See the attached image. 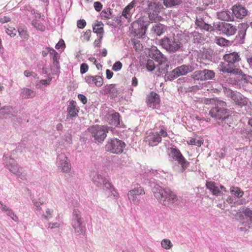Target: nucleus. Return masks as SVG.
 Segmentation results:
<instances>
[{"instance_id":"nucleus-1","label":"nucleus","mask_w":252,"mask_h":252,"mask_svg":"<svg viewBox=\"0 0 252 252\" xmlns=\"http://www.w3.org/2000/svg\"><path fill=\"white\" fill-rule=\"evenodd\" d=\"M155 197L164 205L172 204L178 200L177 195L169 188L163 189L158 185H155L152 188Z\"/></svg>"},{"instance_id":"nucleus-2","label":"nucleus","mask_w":252,"mask_h":252,"mask_svg":"<svg viewBox=\"0 0 252 252\" xmlns=\"http://www.w3.org/2000/svg\"><path fill=\"white\" fill-rule=\"evenodd\" d=\"M72 210L71 224L77 235L85 236L86 230L85 224L81 212L78 208L79 203L76 202Z\"/></svg>"},{"instance_id":"nucleus-3","label":"nucleus","mask_w":252,"mask_h":252,"mask_svg":"<svg viewBox=\"0 0 252 252\" xmlns=\"http://www.w3.org/2000/svg\"><path fill=\"white\" fill-rule=\"evenodd\" d=\"M211 103H214L216 106L210 111V116L217 120H224L227 118L226 103L217 98H211L210 100Z\"/></svg>"},{"instance_id":"nucleus-4","label":"nucleus","mask_w":252,"mask_h":252,"mask_svg":"<svg viewBox=\"0 0 252 252\" xmlns=\"http://www.w3.org/2000/svg\"><path fill=\"white\" fill-rule=\"evenodd\" d=\"M3 164L10 172L15 175L22 180L27 179V173L22 167H19L14 158H9L6 155L3 157Z\"/></svg>"},{"instance_id":"nucleus-5","label":"nucleus","mask_w":252,"mask_h":252,"mask_svg":"<svg viewBox=\"0 0 252 252\" xmlns=\"http://www.w3.org/2000/svg\"><path fill=\"white\" fill-rule=\"evenodd\" d=\"M88 130L95 140L101 142L106 138L107 133L109 130L113 131V128L104 126L95 125L89 127Z\"/></svg>"},{"instance_id":"nucleus-6","label":"nucleus","mask_w":252,"mask_h":252,"mask_svg":"<svg viewBox=\"0 0 252 252\" xmlns=\"http://www.w3.org/2000/svg\"><path fill=\"white\" fill-rule=\"evenodd\" d=\"M147 26L145 21V18L144 17H140L132 23L131 33L133 34L134 36L137 38L143 37L145 34Z\"/></svg>"},{"instance_id":"nucleus-7","label":"nucleus","mask_w":252,"mask_h":252,"mask_svg":"<svg viewBox=\"0 0 252 252\" xmlns=\"http://www.w3.org/2000/svg\"><path fill=\"white\" fill-rule=\"evenodd\" d=\"M225 94L227 97L231 99L233 104L239 107L242 108L248 105V98L239 92L226 89Z\"/></svg>"},{"instance_id":"nucleus-8","label":"nucleus","mask_w":252,"mask_h":252,"mask_svg":"<svg viewBox=\"0 0 252 252\" xmlns=\"http://www.w3.org/2000/svg\"><path fill=\"white\" fill-rule=\"evenodd\" d=\"M163 64H157L156 66L155 64H130L129 68L131 72H134L135 69H137L139 71H142L143 69H146L148 71H151L154 69H158L160 74H163L166 72L167 69L165 66L164 68H160V66Z\"/></svg>"},{"instance_id":"nucleus-9","label":"nucleus","mask_w":252,"mask_h":252,"mask_svg":"<svg viewBox=\"0 0 252 252\" xmlns=\"http://www.w3.org/2000/svg\"><path fill=\"white\" fill-rule=\"evenodd\" d=\"M169 157L172 160H176L181 165V172H183L188 166L189 163L182 155L180 151L175 148L168 149Z\"/></svg>"},{"instance_id":"nucleus-10","label":"nucleus","mask_w":252,"mask_h":252,"mask_svg":"<svg viewBox=\"0 0 252 252\" xmlns=\"http://www.w3.org/2000/svg\"><path fill=\"white\" fill-rule=\"evenodd\" d=\"M125 143L117 138L110 139L106 145V151L113 154H121L123 151Z\"/></svg>"},{"instance_id":"nucleus-11","label":"nucleus","mask_w":252,"mask_h":252,"mask_svg":"<svg viewBox=\"0 0 252 252\" xmlns=\"http://www.w3.org/2000/svg\"><path fill=\"white\" fill-rule=\"evenodd\" d=\"M160 8L161 5L158 3L150 2L148 4L147 11L151 21L157 22L161 20L162 17L159 15Z\"/></svg>"},{"instance_id":"nucleus-12","label":"nucleus","mask_w":252,"mask_h":252,"mask_svg":"<svg viewBox=\"0 0 252 252\" xmlns=\"http://www.w3.org/2000/svg\"><path fill=\"white\" fill-rule=\"evenodd\" d=\"M160 44L167 51L172 52L178 51L181 47L180 42L174 38H169L165 37L160 40Z\"/></svg>"},{"instance_id":"nucleus-13","label":"nucleus","mask_w":252,"mask_h":252,"mask_svg":"<svg viewBox=\"0 0 252 252\" xmlns=\"http://www.w3.org/2000/svg\"><path fill=\"white\" fill-rule=\"evenodd\" d=\"M56 164L58 169L63 173H68L71 169L70 161L63 153H61L57 156Z\"/></svg>"},{"instance_id":"nucleus-14","label":"nucleus","mask_w":252,"mask_h":252,"mask_svg":"<svg viewBox=\"0 0 252 252\" xmlns=\"http://www.w3.org/2000/svg\"><path fill=\"white\" fill-rule=\"evenodd\" d=\"M92 180L94 184L98 187H103L104 189L110 187V179L98 172L92 174Z\"/></svg>"},{"instance_id":"nucleus-15","label":"nucleus","mask_w":252,"mask_h":252,"mask_svg":"<svg viewBox=\"0 0 252 252\" xmlns=\"http://www.w3.org/2000/svg\"><path fill=\"white\" fill-rule=\"evenodd\" d=\"M144 194L145 191L143 189L142 187H138L128 191L127 197L131 202L137 205L140 203V200L138 199V196Z\"/></svg>"},{"instance_id":"nucleus-16","label":"nucleus","mask_w":252,"mask_h":252,"mask_svg":"<svg viewBox=\"0 0 252 252\" xmlns=\"http://www.w3.org/2000/svg\"><path fill=\"white\" fill-rule=\"evenodd\" d=\"M161 141V136L158 132H147L144 137V141L150 146H156Z\"/></svg>"},{"instance_id":"nucleus-17","label":"nucleus","mask_w":252,"mask_h":252,"mask_svg":"<svg viewBox=\"0 0 252 252\" xmlns=\"http://www.w3.org/2000/svg\"><path fill=\"white\" fill-rule=\"evenodd\" d=\"M149 57L158 63H163L167 61L165 57L155 46H152L148 50Z\"/></svg>"},{"instance_id":"nucleus-18","label":"nucleus","mask_w":252,"mask_h":252,"mask_svg":"<svg viewBox=\"0 0 252 252\" xmlns=\"http://www.w3.org/2000/svg\"><path fill=\"white\" fill-rule=\"evenodd\" d=\"M84 80L91 87H100L103 84V79L99 75L94 76L87 75L84 77Z\"/></svg>"},{"instance_id":"nucleus-19","label":"nucleus","mask_w":252,"mask_h":252,"mask_svg":"<svg viewBox=\"0 0 252 252\" xmlns=\"http://www.w3.org/2000/svg\"><path fill=\"white\" fill-rule=\"evenodd\" d=\"M217 28L219 31H222L223 33L227 35H234L237 31L235 26L225 22H219L217 25Z\"/></svg>"},{"instance_id":"nucleus-20","label":"nucleus","mask_w":252,"mask_h":252,"mask_svg":"<svg viewBox=\"0 0 252 252\" xmlns=\"http://www.w3.org/2000/svg\"><path fill=\"white\" fill-rule=\"evenodd\" d=\"M34 18L32 22V26L37 31L44 32L46 29V24L45 20L41 18L39 13L34 14Z\"/></svg>"},{"instance_id":"nucleus-21","label":"nucleus","mask_w":252,"mask_h":252,"mask_svg":"<svg viewBox=\"0 0 252 252\" xmlns=\"http://www.w3.org/2000/svg\"><path fill=\"white\" fill-rule=\"evenodd\" d=\"M159 96L156 93L152 92L148 95L147 103L148 107L152 109H158L160 106Z\"/></svg>"},{"instance_id":"nucleus-22","label":"nucleus","mask_w":252,"mask_h":252,"mask_svg":"<svg viewBox=\"0 0 252 252\" xmlns=\"http://www.w3.org/2000/svg\"><path fill=\"white\" fill-rule=\"evenodd\" d=\"M194 69V67L190 64H184L174 69L172 71V75L174 78H177L179 76L186 75Z\"/></svg>"},{"instance_id":"nucleus-23","label":"nucleus","mask_w":252,"mask_h":252,"mask_svg":"<svg viewBox=\"0 0 252 252\" xmlns=\"http://www.w3.org/2000/svg\"><path fill=\"white\" fill-rule=\"evenodd\" d=\"M206 186L213 194L216 196L220 195L223 192H226L225 188L223 186L217 184L214 182H207Z\"/></svg>"},{"instance_id":"nucleus-24","label":"nucleus","mask_w":252,"mask_h":252,"mask_svg":"<svg viewBox=\"0 0 252 252\" xmlns=\"http://www.w3.org/2000/svg\"><path fill=\"white\" fill-rule=\"evenodd\" d=\"M218 69L220 72L224 73L241 74L242 73L241 69L235 66L234 64H220Z\"/></svg>"},{"instance_id":"nucleus-25","label":"nucleus","mask_w":252,"mask_h":252,"mask_svg":"<svg viewBox=\"0 0 252 252\" xmlns=\"http://www.w3.org/2000/svg\"><path fill=\"white\" fill-rule=\"evenodd\" d=\"M101 93L112 98L117 96L119 91L115 84H109L104 86L101 90Z\"/></svg>"},{"instance_id":"nucleus-26","label":"nucleus","mask_w":252,"mask_h":252,"mask_svg":"<svg viewBox=\"0 0 252 252\" xmlns=\"http://www.w3.org/2000/svg\"><path fill=\"white\" fill-rule=\"evenodd\" d=\"M79 108L77 106V103L74 100L69 102L67 108V119H72L78 116Z\"/></svg>"},{"instance_id":"nucleus-27","label":"nucleus","mask_w":252,"mask_h":252,"mask_svg":"<svg viewBox=\"0 0 252 252\" xmlns=\"http://www.w3.org/2000/svg\"><path fill=\"white\" fill-rule=\"evenodd\" d=\"M16 112L13 108L10 106H5L0 109V118L7 119L15 116Z\"/></svg>"},{"instance_id":"nucleus-28","label":"nucleus","mask_w":252,"mask_h":252,"mask_svg":"<svg viewBox=\"0 0 252 252\" xmlns=\"http://www.w3.org/2000/svg\"><path fill=\"white\" fill-rule=\"evenodd\" d=\"M232 10L233 13L236 18L243 19L247 14V10L246 8L241 5H235L232 7Z\"/></svg>"},{"instance_id":"nucleus-29","label":"nucleus","mask_w":252,"mask_h":252,"mask_svg":"<svg viewBox=\"0 0 252 252\" xmlns=\"http://www.w3.org/2000/svg\"><path fill=\"white\" fill-rule=\"evenodd\" d=\"M119 114L117 112H111L106 116V120L110 125L117 126L120 124Z\"/></svg>"},{"instance_id":"nucleus-30","label":"nucleus","mask_w":252,"mask_h":252,"mask_svg":"<svg viewBox=\"0 0 252 252\" xmlns=\"http://www.w3.org/2000/svg\"><path fill=\"white\" fill-rule=\"evenodd\" d=\"M155 128L157 130L159 135L163 137H166L167 136V129L165 126V123L162 121H159L155 125Z\"/></svg>"},{"instance_id":"nucleus-31","label":"nucleus","mask_w":252,"mask_h":252,"mask_svg":"<svg viewBox=\"0 0 252 252\" xmlns=\"http://www.w3.org/2000/svg\"><path fill=\"white\" fill-rule=\"evenodd\" d=\"M135 6V3L133 1L129 3L123 10L122 16L126 18L128 22L131 21L132 16V10Z\"/></svg>"},{"instance_id":"nucleus-32","label":"nucleus","mask_w":252,"mask_h":252,"mask_svg":"<svg viewBox=\"0 0 252 252\" xmlns=\"http://www.w3.org/2000/svg\"><path fill=\"white\" fill-rule=\"evenodd\" d=\"M54 210L52 208H47L44 211H40L37 214L40 216L42 220L49 221L53 218Z\"/></svg>"},{"instance_id":"nucleus-33","label":"nucleus","mask_w":252,"mask_h":252,"mask_svg":"<svg viewBox=\"0 0 252 252\" xmlns=\"http://www.w3.org/2000/svg\"><path fill=\"white\" fill-rule=\"evenodd\" d=\"M223 59L228 63H236L241 61V58L237 52L225 54L223 56Z\"/></svg>"},{"instance_id":"nucleus-34","label":"nucleus","mask_w":252,"mask_h":252,"mask_svg":"<svg viewBox=\"0 0 252 252\" xmlns=\"http://www.w3.org/2000/svg\"><path fill=\"white\" fill-rule=\"evenodd\" d=\"M36 95V92L31 89L24 88L21 90L20 96L24 99L32 98Z\"/></svg>"},{"instance_id":"nucleus-35","label":"nucleus","mask_w":252,"mask_h":252,"mask_svg":"<svg viewBox=\"0 0 252 252\" xmlns=\"http://www.w3.org/2000/svg\"><path fill=\"white\" fill-rule=\"evenodd\" d=\"M239 31L238 34L236 36V39L239 40L241 43H243V40L245 38L246 35V31L247 28V25L245 23H241L239 25Z\"/></svg>"},{"instance_id":"nucleus-36","label":"nucleus","mask_w":252,"mask_h":252,"mask_svg":"<svg viewBox=\"0 0 252 252\" xmlns=\"http://www.w3.org/2000/svg\"><path fill=\"white\" fill-rule=\"evenodd\" d=\"M63 225V222L59 217H57L55 221L49 222L47 225V229H54L59 228Z\"/></svg>"},{"instance_id":"nucleus-37","label":"nucleus","mask_w":252,"mask_h":252,"mask_svg":"<svg viewBox=\"0 0 252 252\" xmlns=\"http://www.w3.org/2000/svg\"><path fill=\"white\" fill-rule=\"evenodd\" d=\"M218 17L219 19L223 21H231L233 18L231 12L228 10L219 12Z\"/></svg>"},{"instance_id":"nucleus-38","label":"nucleus","mask_w":252,"mask_h":252,"mask_svg":"<svg viewBox=\"0 0 252 252\" xmlns=\"http://www.w3.org/2000/svg\"><path fill=\"white\" fill-rule=\"evenodd\" d=\"M243 214H244L245 219L246 220L244 223L247 224L250 227V225L252 224V210L249 208H246L243 211Z\"/></svg>"},{"instance_id":"nucleus-39","label":"nucleus","mask_w":252,"mask_h":252,"mask_svg":"<svg viewBox=\"0 0 252 252\" xmlns=\"http://www.w3.org/2000/svg\"><path fill=\"white\" fill-rule=\"evenodd\" d=\"M103 24L101 21H96L93 26V31L96 33L98 35H102L103 33Z\"/></svg>"},{"instance_id":"nucleus-40","label":"nucleus","mask_w":252,"mask_h":252,"mask_svg":"<svg viewBox=\"0 0 252 252\" xmlns=\"http://www.w3.org/2000/svg\"><path fill=\"white\" fill-rule=\"evenodd\" d=\"M100 17L102 20H108L113 18L112 10L110 8L103 10L100 13Z\"/></svg>"},{"instance_id":"nucleus-41","label":"nucleus","mask_w":252,"mask_h":252,"mask_svg":"<svg viewBox=\"0 0 252 252\" xmlns=\"http://www.w3.org/2000/svg\"><path fill=\"white\" fill-rule=\"evenodd\" d=\"M105 189L109 191V197L116 200H117L119 198V194L117 191L116 190L115 188L111 183L110 184V187L106 188Z\"/></svg>"},{"instance_id":"nucleus-42","label":"nucleus","mask_w":252,"mask_h":252,"mask_svg":"<svg viewBox=\"0 0 252 252\" xmlns=\"http://www.w3.org/2000/svg\"><path fill=\"white\" fill-rule=\"evenodd\" d=\"M152 31L157 34L160 36L164 32V26L162 24L157 23L153 26Z\"/></svg>"},{"instance_id":"nucleus-43","label":"nucleus","mask_w":252,"mask_h":252,"mask_svg":"<svg viewBox=\"0 0 252 252\" xmlns=\"http://www.w3.org/2000/svg\"><path fill=\"white\" fill-rule=\"evenodd\" d=\"M47 51L50 55V56L52 58L53 63H59L60 55L54 49L48 48Z\"/></svg>"},{"instance_id":"nucleus-44","label":"nucleus","mask_w":252,"mask_h":252,"mask_svg":"<svg viewBox=\"0 0 252 252\" xmlns=\"http://www.w3.org/2000/svg\"><path fill=\"white\" fill-rule=\"evenodd\" d=\"M47 51L50 55V56L52 58L53 63H59L60 55L54 49L48 48Z\"/></svg>"},{"instance_id":"nucleus-45","label":"nucleus","mask_w":252,"mask_h":252,"mask_svg":"<svg viewBox=\"0 0 252 252\" xmlns=\"http://www.w3.org/2000/svg\"><path fill=\"white\" fill-rule=\"evenodd\" d=\"M28 144V140L27 138L22 140L19 145L16 148V150L19 152H23L26 151L27 145Z\"/></svg>"},{"instance_id":"nucleus-46","label":"nucleus","mask_w":252,"mask_h":252,"mask_svg":"<svg viewBox=\"0 0 252 252\" xmlns=\"http://www.w3.org/2000/svg\"><path fill=\"white\" fill-rule=\"evenodd\" d=\"M230 190L232 194L239 198L242 197L244 193V191L238 187H232L230 188Z\"/></svg>"},{"instance_id":"nucleus-47","label":"nucleus","mask_w":252,"mask_h":252,"mask_svg":"<svg viewBox=\"0 0 252 252\" xmlns=\"http://www.w3.org/2000/svg\"><path fill=\"white\" fill-rule=\"evenodd\" d=\"M161 246L165 250H170L173 247V244L171 241L168 239H164L160 242Z\"/></svg>"},{"instance_id":"nucleus-48","label":"nucleus","mask_w":252,"mask_h":252,"mask_svg":"<svg viewBox=\"0 0 252 252\" xmlns=\"http://www.w3.org/2000/svg\"><path fill=\"white\" fill-rule=\"evenodd\" d=\"M215 76V73L213 71L207 69L203 70L204 80H209L212 79Z\"/></svg>"},{"instance_id":"nucleus-49","label":"nucleus","mask_w":252,"mask_h":252,"mask_svg":"<svg viewBox=\"0 0 252 252\" xmlns=\"http://www.w3.org/2000/svg\"><path fill=\"white\" fill-rule=\"evenodd\" d=\"M163 3L166 7H172L181 3L180 0H163Z\"/></svg>"},{"instance_id":"nucleus-50","label":"nucleus","mask_w":252,"mask_h":252,"mask_svg":"<svg viewBox=\"0 0 252 252\" xmlns=\"http://www.w3.org/2000/svg\"><path fill=\"white\" fill-rule=\"evenodd\" d=\"M132 42L133 45V48L136 52H139L142 50L143 46L139 40L133 39L132 40Z\"/></svg>"},{"instance_id":"nucleus-51","label":"nucleus","mask_w":252,"mask_h":252,"mask_svg":"<svg viewBox=\"0 0 252 252\" xmlns=\"http://www.w3.org/2000/svg\"><path fill=\"white\" fill-rule=\"evenodd\" d=\"M189 145H196L200 147L203 143V140L201 138H191L188 141Z\"/></svg>"},{"instance_id":"nucleus-52","label":"nucleus","mask_w":252,"mask_h":252,"mask_svg":"<svg viewBox=\"0 0 252 252\" xmlns=\"http://www.w3.org/2000/svg\"><path fill=\"white\" fill-rule=\"evenodd\" d=\"M215 42L219 45L221 46H227L229 41L223 37H216Z\"/></svg>"},{"instance_id":"nucleus-53","label":"nucleus","mask_w":252,"mask_h":252,"mask_svg":"<svg viewBox=\"0 0 252 252\" xmlns=\"http://www.w3.org/2000/svg\"><path fill=\"white\" fill-rule=\"evenodd\" d=\"M192 77L194 80H204L203 70L195 71L192 75Z\"/></svg>"},{"instance_id":"nucleus-54","label":"nucleus","mask_w":252,"mask_h":252,"mask_svg":"<svg viewBox=\"0 0 252 252\" xmlns=\"http://www.w3.org/2000/svg\"><path fill=\"white\" fill-rule=\"evenodd\" d=\"M7 216H9L14 221H18V218L14 214L12 210L9 208L7 211L5 212Z\"/></svg>"},{"instance_id":"nucleus-55","label":"nucleus","mask_w":252,"mask_h":252,"mask_svg":"<svg viewBox=\"0 0 252 252\" xmlns=\"http://www.w3.org/2000/svg\"><path fill=\"white\" fill-rule=\"evenodd\" d=\"M6 32L11 37H13L16 35L17 31L14 28L9 27L6 28Z\"/></svg>"},{"instance_id":"nucleus-56","label":"nucleus","mask_w":252,"mask_h":252,"mask_svg":"<svg viewBox=\"0 0 252 252\" xmlns=\"http://www.w3.org/2000/svg\"><path fill=\"white\" fill-rule=\"evenodd\" d=\"M32 202L35 207L36 213L40 211L41 210V205L43 204V202H41L40 201H39L37 200L33 199L32 200Z\"/></svg>"},{"instance_id":"nucleus-57","label":"nucleus","mask_w":252,"mask_h":252,"mask_svg":"<svg viewBox=\"0 0 252 252\" xmlns=\"http://www.w3.org/2000/svg\"><path fill=\"white\" fill-rule=\"evenodd\" d=\"M19 35L24 39H27L29 37V35L27 31L21 29L19 30Z\"/></svg>"},{"instance_id":"nucleus-58","label":"nucleus","mask_w":252,"mask_h":252,"mask_svg":"<svg viewBox=\"0 0 252 252\" xmlns=\"http://www.w3.org/2000/svg\"><path fill=\"white\" fill-rule=\"evenodd\" d=\"M92 32L90 30H87L84 33L83 37L84 40L86 41H88L91 36Z\"/></svg>"},{"instance_id":"nucleus-59","label":"nucleus","mask_w":252,"mask_h":252,"mask_svg":"<svg viewBox=\"0 0 252 252\" xmlns=\"http://www.w3.org/2000/svg\"><path fill=\"white\" fill-rule=\"evenodd\" d=\"M52 80V78L50 76H48L46 79H42L40 81L39 83L42 85L47 86L49 85Z\"/></svg>"},{"instance_id":"nucleus-60","label":"nucleus","mask_w":252,"mask_h":252,"mask_svg":"<svg viewBox=\"0 0 252 252\" xmlns=\"http://www.w3.org/2000/svg\"><path fill=\"white\" fill-rule=\"evenodd\" d=\"M102 35H98V38L95 39L94 42V46L95 47H100L101 45V42L102 39Z\"/></svg>"},{"instance_id":"nucleus-61","label":"nucleus","mask_w":252,"mask_h":252,"mask_svg":"<svg viewBox=\"0 0 252 252\" xmlns=\"http://www.w3.org/2000/svg\"><path fill=\"white\" fill-rule=\"evenodd\" d=\"M86 25V22L84 19L79 20L77 22V26L79 29H83Z\"/></svg>"},{"instance_id":"nucleus-62","label":"nucleus","mask_w":252,"mask_h":252,"mask_svg":"<svg viewBox=\"0 0 252 252\" xmlns=\"http://www.w3.org/2000/svg\"><path fill=\"white\" fill-rule=\"evenodd\" d=\"M94 6L95 10L98 12L100 11L102 8V4L98 1H95L94 3Z\"/></svg>"},{"instance_id":"nucleus-63","label":"nucleus","mask_w":252,"mask_h":252,"mask_svg":"<svg viewBox=\"0 0 252 252\" xmlns=\"http://www.w3.org/2000/svg\"><path fill=\"white\" fill-rule=\"evenodd\" d=\"M65 43L63 39H60L58 43L56 44L55 47L57 49H63L65 47Z\"/></svg>"},{"instance_id":"nucleus-64","label":"nucleus","mask_w":252,"mask_h":252,"mask_svg":"<svg viewBox=\"0 0 252 252\" xmlns=\"http://www.w3.org/2000/svg\"><path fill=\"white\" fill-rule=\"evenodd\" d=\"M89 66L87 64H81L80 66V73L81 74H84L87 72L88 70Z\"/></svg>"}]
</instances>
